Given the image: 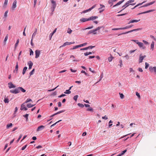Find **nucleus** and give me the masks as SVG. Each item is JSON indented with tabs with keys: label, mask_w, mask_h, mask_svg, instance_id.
<instances>
[{
	"label": "nucleus",
	"mask_w": 156,
	"mask_h": 156,
	"mask_svg": "<svg viewBox=\"0 0 156 156\" xmlns=\"http://www.w3.org/2000/svg\"><path fill=\"white\" fill-rule=\"evenodd\" d=\"M87 111H88L92 112L93 111V109L92 108H87Z\"/></svg>",
	"instance_id": "nucleus-55"
},
{
	"label": "nucleus",
	"mask_w": 156,
	"mask_h": 156,
	"mask_svg": "<svg viewBox=\"0 0 156 156\" xmlns=\"http://www.w3.org/2000/svg\"><path fill=\"white\" fill-rule=\"evenodd\" d=\"M149 70L151 72H153L156 74V66L152 67L151 66H150L149 68Z\"/></svg>",
	"instance_id": "nucleus-3"
},
{
	"label": "nucleus",
	"mask_w": 156,
	"mask_h": 156,
	"mask_svg": "<svg viewBox=\"0 0 156 156\" xmlns=\"http://www.w3.org/2000/svg\"><path fill=\"white\" fill-rule=\"evenodd\" d=\"M134 1V0H130L127 2L128 4H130V3L133 2Z\"/></svg>",
	"instance_id": "nucleus-54"
},
{
	"label": "nucleus",
	"mask_w": 156,
	"mask_h": 156,
	"mask_svg": "<svg viewBox=\"0 0 156 156\" xmlns=\"http://www.w3.org/2000/svg\"><path fill=\"white\" fill-rule=\"evenodd\" d=\"M119 63H120L119 65H119L120 67H121L123 65L122 64V60L121 59H120L119 60Z\"/></svg>",
	"instance_id": "nucleus-32"
},
{
	"label": "nucleus",
	"mask_w": 156,
	"mask_h": 156,
	"mask_svg": "<svg viewBox=\"0 0 156 156\" xmlns=\"http://www.w3.org/2000/svg\"><path fill=\"white\" fill-rule=\"evenodd\" d=\"M35 58H38L40 54V51L38 50H37L35 51Z\"/></svg>",
	"instance_id": "nucleus-5"
},
{
	"label": "nucleus",
	"mask_w": 156,
	"mask_h": 156,
	"mask_svg": "<svg viewBox=\"0 0 156 156\" xmlns=\"http://www.w3.org/2000/svg\"><path fill=\"white\" fill-rule=\"evenodd\" d=\"M19 39H18L16 41V43L15 44V49H16L18 45V44L19 43Z\"/></svg>",
	"instance_id": "nucleus-27"
},
{
	"label": "nucleus",
	"mask_w": 156,
	"mask_h": 156,
	"mask_svg": "<svg viewBox=\"0 0 156 156\" xmlns=\"http://www.w3.org/2000/svg\"><path fill=\"white\" fill-rule=\"evenodd\" d=\"M92 33L93 34H97V33L94 31V29L93 30H90L87 33V34H89Z\"/></svg>",
	"instance_id": "nucleus-16"
},
{
	"label": "nucleus",
	"mask_w": 156,
	"mask_h": 156,
	"mask_svg": "<svg viewBox=\"0 0 156 156\" xmlns=\"http://www.w3.org/2000/svg\"><path fill=\"white\" fill-rule=\"evenodd\" d=\"M121 99H123L124 98V95L122 93H119Z\"/></svg>",
	"instance_id": "nucleus-50"
},
{
	"label": "nucleus",
	"mask_w": 156,
	"mask_h": 156,
	"mask_svg": "<svg viewBox=\"0 0 156 156\" xmlns=\"http://www.w3.org/2000/svg\"><path fill=\"white\" fill-rule=\"evenodd\" d=\"M154 41H152L151 44V49H152V50H153L154 49Z\"/></svg>",
	"instance_id": "nucleus-29"
},
{
	"label": "nucleus",
	"mask_w": 156,
	"mask_h": 156,
	"mask_svg": "<svg viewBox=\"0 0 156 156\" xmlns=\"http://www.w3.org/2000/svg\"><path fill=\"white\" fill-rule=\"evenodd\" d=\"M81 108H83L84 107V105L82 104L79 103L77 104Z\"/></svg>",
	"instance_id": "nucleus-42"
},
{
	"label": "nucleus",
	"mask_w": 156,
	"mask_h": 156,
	"mask_svg": "<svg viewBox=\"0 0 156 156\" xmlns=\"http://www.w3.org/2000/svg\"><path fill=\"white\" fill-rule=\"evenodd\" d=\"M74 43L75 42L72 43L71 42H66L64 43L60 47V48L65 46L66 45H70L72 44H74Z\"/></svg>",
	"instance_id": "nucleus-6"
},
{
	"label": "nucleus",
	"mask_w": 156,
	"mask_h": 156,
	"mask_svg": "<svg viewBox=\"0 0 156 156\" xmlns=\"http://www.w3.org/2000/svg\"><path fill=\"white\" fill-rule=\"evenodd\" d=\"M101 7L98 9V10H100V9H101L102 8H104L105 7V6L104 5L102 4L100 5Z\"/></svg>",
	"instance_id": "nucleus-51"
},
{
	"label": "nucleus",
	"mask_w": 156,
	"mask_h": 156,
	"mask_svg": "<svg viewBox=\"0 0 156 156\" xmlns=\"http://www.w3.org/2000/svg\"><path fill=\"white\" fill-rule=\"evenodd\" d=\"M95 47V46H90L88 47H87V49H92V48H94Z\"/></svg>",
	"instance_id": "nucleus-39"
},
{
	"label": "nucleus",
	"mask_w": 156,
	"mask_h": 156,
	"mask_svg": "<svg viewBox=\"0 0 156 156\" xmlns=\"http://www.w3.org/2000/svg\"><path fill=\"white\" fill-rule=\"evenodd\" d=\"M141 29H142V28H137V29H135L132 30H130V31H127V32H125L124 33H122L121 34H119L118 35L123 34H126L129 33H131L133 31H138V30H141Z\"/></svg>",
	"instance_id": "nucleus-2"
},
{
	"label": "nucleus",
	"mask_w": 156,
	"mask_h": 156,
	"mask_svg": "<svg viewBox=\"0 0 156 156\" xmlns=\"http://www.w3.org/2000/svg\"><path fill=\"white\" fill-rule=\"evenodd\" d=\"M136 96H137L138 98H140V96L139 93L138 92H136Z\"/></svg>",
	"instance_id": "nucleus-59"
},
{
	"label": "nucleus",
	"mask_w": 156,
	"mask_h": 156,
	"mask_svg": "<svg viewBox=\"0 0 156 156\" xmlns=\"http://www.w3.org/2000/svg\"><path fill=\"white\" fill-rule=\"evenodd\" d=\"M155 2V1H154L152 2H150V3H148V4L149 5H151L153 4Z\"/></svg>",
	"instance_id": "nucleus-63"
},
{
	"label": "nucleus",
	"mask_w": 156,
	"mask_h": 156,
	"mask_svg": "<svg viewBox=\"0 0 156 156\" xmlns=\"http://www.w3.org/2000/svg\"><path fill=\"white\" fill-rule=\"evenodd\" d=\"M32 100L30 98H28L27 99L26 101H25V103H28L30 101H31Z\"/></svg>",
	"instance_id": "nucleus-52"
},
{
	"label": "nucleus",
	"mask_w": 156,
	"mask_h": 156,
	"mask_svg": "<svg viewBox=\"0 0 156 156\" xmlns=\"http://www.w3.org/2000/svg\"><path fill=\"white\" fill-rule=\"evenodd\" d=\"M140 20H131L128 23V24H129L130 23H133L134 22L136 23V22H137L138 21H139Z\"/></svg>",
	"instance_id": "nucleus-19"
},
{
	"label": "nucleus",
	"mask_w": 156,
	"mask_h": 156,
	"mask_svg": "<svg viewBox=\"0 0 156 156\" xmlns=\"http://www.w3.org/2000/svg\"><path fill=\"white\" fill-rule=\"evenodd\" d=\"M34 69H33L29 73L30 76H31L34 73Z\"/></svg>",
	"instance_id": "nucleus-43"
},
{
	"label": "nucleus",
	"mask_w": 156,
	"mask_h": 156,
	"mask_svg": "<svg viewBox=\"0 0 156 156\" xmlns=\"http://www.w3.org/2000/svg\"><path fill=\"white\" fill-rule=\"evenodd\" d=\"M8 38V35L7 34L5 37V38L4 40V42H5L7 40Z\"/></svg>",
	"instance_id": "nucleus-61"
},
{
	"label": "nucleus",
	"mask_w": 156,
	"mask_h": 156,
	"mask_svg": "<svg viewBox=\"0 0 156 156\" xmlns=\"http://www.w3.org/2000/svg\"><path fill=\"white\" fill-rule=\"evenodd\" d=\"M101 28L102 27H98L95 29H94V31H95V32H96L97 31H98L100 30Z\"/></svg>",
	"instance_id": "nucleus-44"
},
{
	"label": "nucleus",
	"mask_w": 156,
	"mask_h": 156,
	"mask_svg": "<svg viewBox=\"0 0 156 156\" xmlns=\"http://www.w3.org/2000/svg\"><path fill=\"white\" fill-rule=\"evenodd\" d=\"M12 125H13V124L12 123H10L9 124H8L6 125V128L7 129H9L10 127H12Z\"/></svg>",
	"instance_id": "nucleus-28"
},
{
	"label": "nucleus",
	"mask_w": 156,
	"mask_h": 156,
	"mask_svg": "<svg viewBox=\"0 0 156 156\" xmlns=\"http://www.w3.org/2000/svg\"><path fill=\"white\" fill-rule=\"evenodd\" d=\"M25 103H24L23 104H22L21 105V108H20V110H24V108L26 107H25Z\"/></svg>",
	"instance_id": "nucleus-23"
},
{
	"label": "nucleus",
	"mask_w": 156,
	"mask_h": 156,
	"mask_svg": "<svg viewBox=\"0 0 156 156\" xmlns=\"http://www.w3.org/2000/svg\"><path fill=\"white\" fill-rule=\"evenodd\" d=\"M133 26V25H130L126 26L124 27H122V30H124V29H126L129 28H130L132 27Z\"/></svg>",
	"instance_id": "nucleus-20"
},
{
	"label": "nucleus",
	"mask_w": 156,
	"mask_h": 156,
	"mask_svg": "<svg viewBox=\"0 0 156 156\" xmlns=\"http://www.w3.org/2000/svg\"><path fill=\"white\" fill-rule=\"evenodd\" d=\"M92 54V52H87L86 53H85L84 54V55L85 56H87L89 55H90V54Z\"/></svg>",
	"instance_id": "nucleus-38"
},
{
	"label": "nucleus",
	"mask_w": 156,
	"mask_h": 156,
	"mask_svg": "<svg viewBox=\"0 0 156 156\" xmlns=\"http://www.w3.org/2000/svg\"><path fill=\"white\" fill-rule=\"evenodd\" d=\"M103 73H102L101 75L100 76V78L99 80L96 83H95V84H97L98 83V82H99L102 79V78L103 77Z\"/></svg>",
	"instance_id": "nucleus-25"
},
{
	"label": "nucleus",
	"mask_w": 156,
	"mask_h": 156,
	"mask_svg": "<svg viewBox=\"0 0 156 156\" xmlns=\"http://www.w3.org/2000/svg\"><path fill=\"white\" fill-rule=\"evenodd\" d=\"M142 54H141L139 55V63H140L142 62L143 61L144 59V58L141 55Z\"/></svg>",
	"instance_id": "nucleus-13"
},
{
	"label": "nucleus",
	"mask_w": 156,
	"mask_h": 156,
	"mask_svg": "<svg viewBox=\"0 0 156 156\" xmlns=\"http://www.w3.org/2000/svg\"><path fill=\"white\" fill-rule=\"evenodd\" d=\"M94 27L93 26H92L90 27H88L87 28H84V29H82V30H87V29H92Z\"/></svg>",
	"instance_id": "nucleus-35"
},
{
	"label": "nucleus",
	"mask_w": 156,
	"mask_h": 156,
	"mask_svg": "<svg viewBox=\"0 0 156 156\" xmlns=\"http://www.w3.org/2000/svg\"><path fill=\"white\" fill-rule=\"evenodd\" d=\"M34 54V52L31 49H30V55H33Z\"/></svg>",
	"instance_id": "nucleus-60"
},
{
	"label": "nucleus",
	"mask_w": 156,
	"mask_h": 156,
	"mask_svg": "<svg viewBox=\"0 0 156 156\" xmlns=\"http://www.w3.org/2000/svg\"><path fill=\"white\" fill-rule=\"evenodd\" d=\"M122 30V28H113L112 29V30Z\"/></svg>",
	"instance_id": "nucleus-58"
},
{
	"label": "nucleus",
	"mask_w": 156,
	"mask_h": 156,
	"mask_svg": "<svg viewBox=\"0 0 156 156\" xmlns=\"http://www.w3.org/2000/svg\"><path fill=\"white\" fill-rule=\"evenodd\" d=\"M37 32V29L36 28L35 31L33 33V34H32V38H33V37H35V35L36 34Z\"/></svg>",
	"instance_id": "nucleus-30"
},
{
	"label": "nucleus",
	"mask_w": 156,
	"mask_h": 156,
	"mask_svg": "<svg viewBox=\"0 0 156 156\" xmlns=\"http://www.w3.org/2000/svg\"><path fill=\"white\" fill-rule=\"evenodd\" d=\"M29 115L28 114H26L25 115H24L23 116L26 118V121H27L28 120V117Z\"/></svg>",
	"instance_id": "nucleus-49"
},
{
	"label": "nucleus",
	"mask_w": 156,
	"mask_h": 156,
	"mask_svg": "<svg viewBox=\"0 0 156 156\" xmlns=\"http://www.w3.org/2000/svg\"><path fill=\"white\" fill-rule=\"evenodd\" d=\"M124 1V0H122L121 1H120L116 3L115 5L113 6V7L116 6L118 5H120Z\"/></svg>",
	"instance_id": "nucleus-18"
},
{
	"label": "nucleus",
	"mask_w": 156,
	"mask_h": 156,
	"mask_svg": "<svg viewBox=\"0 0 156 156\" xmlns=\"http://www.w3.org/2000/svg\"><path fill=\"white\" fill-rule=\"evenodd\" d=\"M98 18V17L97 16H92L88 18V21L89 20H93L96 19Z\"/></svg>",
	"instance_id": "nucleus-10"
},
{
	"label": "nucleus",
	"mask_w": 156,
	"mask_h": 156,
	"mask_svg": "<svg viewBox=\"0 0 156 156\" xmlns=\"http://www.w3.org/2000/svg\"><path fill=\"white\" fill-rule=\"evenodd\" d=\"M72 30L70 28H68L67 30V33H69V34H70L71 33Z\"/></svg>",
	"instance_id": "nucleus-40"
},
{
	"label": "nucleus",
	"mask_w": 156,
	"mask_h": 156,
	"mask_svg": "<svg viewBox=\"0 0 156 156\" xmlns=\"http://www.w3.org/2000/svg\"><path fill=\"white\" fill-rule=\"evenodd\" d=\"M129 5V4H128V3L127 2L125 3V4L123 5L122 7V8H126Z\"/></svg>",
	"instance_id": "nucleus-26"
},
{
	"label": "nucleus",
	"mask_w": 156,
	"mask_h": 156,
	"mask_svg": "<svg viewBox=\"0 0 156 156\" xmlns=\"http://www.w3.org/2000/svg\"><path fill=\"white\" fill-rule=\"evenodd\" d=\"M57 29L56 28L55 29V30L53 31V32L50 34L49 35V38L50 39V40H51L52 35H53L54 34H55L56 32Z\"/></svg>",
	"instance_id": "nucleus-11"
},
{
	"label": "nucleus",
	"mask_w": 156,
	"mask_h": 156,
	"mask_svg": "<svg viewBox=\"0 0 156 156\" xmlns=\"http://www.w3.org/2000/svg\"><path fill=\"white\" fill-rule=\"evenodd\" d=\"M137 44L140 48L142 47V48L144 49L145 48V47H143V44L141 42H139Z\"/></svg>",
	"instance_id": "nucleus-14"
},
{
	"label": "nucleus",
	"mask_w": 156,
	"mask_h": 156,
	"mask_svg": "<svg viewBox=\"0 0 156 156\" xmlns=\"http://www.w3.org/2000/svg\"><path fill=\"white\" fill-rule=\"evenodd\" d=\"M126 150H124L122 151L121 153L117 154L116 156H121L122 155H123L124 153L126 152Z\"/></svg>",
	"instance_id": "nucleus-17"
},
{
	"label": "nucleus",
	"mask_w": 156,
	"mask_h": 156,
	"mask_svg": "<svg viewBox=\"0 0 156 156\" xmlns=\"http://www.w3.org/2000/svg\"><path fill=\"white\" fill-rule=\"evenodd\" d=\"M23 135L22 134H21L19 136V138H18V139H17V142H18L20 140V139L21 138L22 136Z\"/></svg>",
	"instance_id": "nucleus-57"
},
{
	"label": "nucleus",
	"mask_w": 156,
	"mask_h": 156,
	"mask_svg": "<svg viewBox=\"0 0 156 156\" xmlns=\"http://www.w3.org/2000/svg\"><path fill=\"white\" fill-rule=\"evenodd\" d=\"M44 128H45L44 126L43 125H41V126L38 127V128L37 129V131H41V130H42L43 129H44Z\"/></svg>",
	"instance_id": "nucleus-9"
},
{
	"label": "nucleus",
	"mask_w": 156,
	"mask_h": 156,
	"mask_svg": "<svg viewBox=\"0 0 156 156\" xmlns=\"http://www.w3.org/2000/svg\"><path fill=\"white\" fill-rule=\"evenodd\" d=\"M16 7V1L15 0L14 1L12 6V8L13 9H14Z\"/></svg>",
	"instance_id": "nucleus-15"
},
{
	"label": "nucleus",
	"mask_w": 156,
	"mask_h": 156,
	"mask_svg": "<svg viewBox=\"0 0 156 156\" xmlns=\"http://www.w3.org/2000/svg\"><path fill=\"white\" fill-rule=\"evenodd\" d=\"M18 62H17L16 63V65L15 67V70L16 71V73H18Z\"/></svg>",
	"instance_id": "nucleus-24"
},
{
	"label": "nucleus",
	"mask_w": 156,
	"mask_h": 156,
	"mask_svg": "<svg viewBox=\"0 0 156 156\" xmlns=\"http://www.w3.org/2000/svg\"><path fill=\"white\" fill-rule=\"evenodd\" d=\"M129 72H134V71L133 69L131 68H129Z\"/></svg>",
	"instance_id": "nucleus-64"
},
{
	"label": "nucleus",
	"mask_w": 156,
	"mask_h": 156,
	"mask_svg": "<svg viewBox=\"0 0 156 156\" xmlns=\"http://www.w3.org/2000/svg\"><path fill=\"white\" fill-rule=\"evenodd\" d=\"M51 3V7L55 8L56 6V2L54 0H50Z\"/></svg>",
	"instance_id": "nucleus-4"
},
{
	"label": "nucleus",
	"mask_w": 156,
	"mask_h": 156,
	"mask_svg": "<svg viewBox=\"0 0 156 156\" xmlns=\"http://www.w3.org/2000/svg\"><path fill=\"white\" fill-rule=\"evenodd\" d=\"M79 96L78 95H76L75 96L73 97V99L75 101H76L77 99V98Z\"/></svg>",
	"instance_id": "nucleus-41"
},
{
	"label": "nucleus",
	"mask_w": 156,
	"mask_h": 156,
	"mask_svg": "<svg viewBox=\"0 0 156 156\" xmlns=\"http://www.w3.org/2000/svg\"><path fill=\"white\" fill-rule=\"evenodd\" d=\"M108 2L109 4L111 5V6H112L113 5L114 2L112 0H109L108 1Z\"/></svg>",
	"instance_id": "nucleus-31"
},
{
	"label": "nucleus",
	"mask_w": 156,
	"mask_h": 156,
	"mask_svg": "<svg viewBox=\"0 0 156 156\" xmlns=\"http://www.w3.org/2000/svg\"><path fill=\"white\" fill-rule=\"evenodd\" d=\"M8 85H9V87L10 89L14 88L16 87V86L14 85L11 82L8 83Z\"/></svg>",
	"instance_id": "nucleus-7"
},
{
	"label": "nucleus",
	"mask_w": 156,
	"mask_h": 156,
	"mask_svg": "<svg viewBox=\"0 0 156 156\" xmlns=\"http://www.w3.org/2000/svg\"><path fill=\"white\" fill-rule=\"evenodd\" d=\"M81 73H84V74L87 76H89V75H88V74L87 73H86L84 71V70H82L81 71Z\"/></svg>",
	"instance_id": "nucleus-47"
},
{
	"label": "nucleus",
	"mask_w": 156,
	"mask_h": 156,
	"mask_svg": "<svg viewBox=\"0 0 156 156\" xmlns=\"http://www.w3.org/2000/svg\"><path fill=\"white\" fill-rule=\"evenodd\" d=\"M35 105H32L31 104H29L27 105V107L29 108H31L33 107Z\"/></svg>",
	"instance_id": "nucleus-34"
},
{
	"label": "nucleus",
	"mask_w": 156,
	"mask_h": 156,
	"mask_svg": "<svg viewBox=\"0 0 156 156\" xmlns=\"http://www.w3.org/2000/svg\"><path fill=\"white\" fill-rule=\"evenodd\" d=\"M154 11V10H153V9L150 10H148L146 11H145V12H143L140 13H139L138 14V15H140V14H141L147 13H148L149 12H152Z\"/></svg>",
	"instance_id": "nucleus-12"
},
{
	"label": "nucleus",
	"mask_w": 156,
	"mask_h": 156,
	"mask_svg": "<svg viewBox=\"0 0 156 156\" xmlns=\"http://www.w3.org/2000/svg\"><path fill=\"white\" fill-rule=\"evenodd\" d=\"M145 69H147L149 66V64L147 62L145 63Z\"/></svg>",
	"instance_id": "nucleus-46"
},
{
	"label": "nucleus",
	"mask_w": 156,
	"mask_h": 156,
	"mask_svg": "<svg viewBox=\"0 0 156 156\" xmlns=\"http://www.w3.org/2000/svg\"><path fill=\"white\" fill-rule=\"evenodd\" d=\"M88 21V18H82L80 20V21L82 22H84Z\"/></svg>",
	"instance_id": "nucleus-21"
},
{
	"label": "nucleus",
	"mask_w": 156,
	"mask_h": 156,
	"mask_svg": "<svg viewBox=\"0 0 156 156\" xmlns=\"http://www.w3.org/2000/svg\"><path fill=\"white\" fill-rule=\"evenodd\" d=\"M78 48H80L79 45H76V46H75L73 47V48H71L70 49L72 50V49H76Z\"/></svg>",
	"instance_id": "nucleus-45"
},
{
	"label": "nucleus",
	"mask_w": 156,
	"mask_h": 156,
	"mask_svg": "<svg viewBox=\"0 0 156 156\" xmlns=\"http://www.w3.org/2000/svg\"><path fill=\"white\" fill-rule=\"evenodd\" d=\"M113 57L112 56L108 58V60L109 62H110L112 61L113 59Z\"/></svg>",
	"instance_id": "nucleus-53"
},
{
	"label": "nucleus",
	"mask_w": 156,
	"mask_h": 156,
	"mask_svg": "<svg viewBox=\"0 0 156 156\" xmlns=\"http://www.w3.org/2000/svg\"><path fill=\"white\" fill-rule=\"evenodd\" d=\"M27 67L26 66H25L24 67V68L23 69V71H22L23 75L25 74V72H26V71L27 70Z\"/></svg>",
	"instance_id": "nucleus-22"
},
{
	"label": "nucleus",
	"mask_w": 156,
	"mask_h": 156,
	"mask_svg": "<svg viewBox=\"0 0 156 156\" xmlns=\"http://www.w3.org/2000/svg\"><path fill=\"white\" fill-rule=\"evenodd\" d=\"M8 10L6 11L5 13H4V16L6 18L7 16V13H8Z\"/></svg>",
	"instance_id": "nucleus-48"
},
{
	"label": "nucleus",
	"mask_w": 156,
	"mask_h": 156,
	"mask_svg": "<svg viewBox=\"0 0 156 156\" xmlns=\"http://www.w3.org/2000/svg\"><path fill=\"white\" fill-rule=\"evenodd\" d=\"M4 101V102L5 103H8L9 102V99L7 98H5Z\"/></svg>",
	"instance_id": "nucleus-33"
},
{
	"label": "nucleus",
	"mask_w": 156,
	"mask_h": 156,
	"mask_svg": "<svg viewBox=\"0 0 156 156\" xmlns=\"http://www.w3.org/2000/svg\"><path fill=\"white\" fill-rule=\"evenodd\" d=\"M27 64L29 66V68L28 69H30L32 67V66L33 65V63L31 61H29L27 63Z\"/></svg>",
	"instance_id": "nucleus-8"
},
{
	"label": "nucleus",
	"mask_w": 156,
	"mask_h": 156,
	"mask_svg": "<svg viewBox=\"0 0 156 156\" xmlns=\"http://www.w3.org/2000/svg\"><path fill=\"white\" fill-rule=\"evenodd\" d=\"M87 43H84L83 44L79 45V47L80 48V47H83L84 46H85L86 45H87Z\"/></svg>",
	"instance_id": "nucleus-36"
},
{
	"label": "nucleus",
	"mask_w": 156,
	"mask_h": 156,
	"mask_svg": "<svg viewBox=\"0 0 156 156\" xmlns=\"http://www.w3.org/2000/svg\"><path fill=\"white\" fill-rule=\"evenodd\" d=\"M27 146V145H26L23 146V147H22V148H21V150H24L26 148Z\"/></svg>",
	"instance_id": "nucleus-62"
},
{
	"label": "nucleus",
	"mask_w": 156,
	"mask_h": 156,
	"mask_svg": "<svg viewBox=\"0 0 156 156\" xmlns=\"http://www.w3.org/2000/svg\"><path fill=\"white\" fill-rule=\"evenodd\" d=\"M65 111V110H62L56 112L57 114H59L62 112H64Z\"/></svg>",
	"instance_id": "nucleus-56"
},
{
	"label": "nucleus",
	"mask_w": 156,
	"mask_h": 156,
	"mask_svg": "<svg viewBox=\"0 0 156 156\" xmlns=\"http://www.w3.org/2000/svg\"><path fill=\"white\" fill-rule=\"evenodd\" d=\"M71 93V92L69 90H66V91L64 92V93L66 94H70Z\"/></svg>",
	"instance_id": "nucleus-37"
},
{
	"label": "nucleus",
	"mask_w": 156,
	"mask_h": 156,
	"mask_svg": "<svg viewBox=\"0 0 156 156\" xmlns=\"http://www.w3.org/2000/svg\"><path fill=\"white\" fill-rule=\"evenodd\" d=\"M20 91H21L22 92L24 93L26 91V90L23 87H19L15 89L14 90H10V92L12 93L16 94L20 93Z\"/></svg>",
	"instance_id": "nucleus-1"
}]
</instances>
